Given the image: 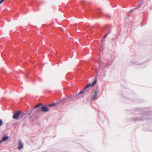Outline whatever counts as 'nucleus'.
<instances>
[{"instance_id":"obj_4","label":"nucleus","mask_w":152,"mask_h":152,"mask_svg":"<svg viewBox=\"0 0 152 152\" xmlns=\"http://www.w3.org/2000/svg\"><path fill=\"white\" fill-rule=\"evenodd\" d=\"M18 149L20 150L22 149L23 148V145L21 141H19L18 142Z\"/></svg>"},{"instance_id":"obj_8","label":"nucleus","mask_w":152,"mask_h":152,"mask_svg":"<svg viewBox=\"0 0 152 152\" xmlns=\"http://www.w3.org/2000/svg\"><path fill=\"white\" fill-rule=\"evenodd\" d=\"M42 105V104L41 103H39L35 106L34 108H36L37 107H38L41 106Z\"/></svg>"},{"instance_id":"obj_6","label":"nucleus","mask_w":152,"mask_h":152,"mask_svg":"<svg viewBox=\"0 0 152 152\" xmlns=\"http://www.w3.org/2000/svg\"><path fill=\"white\" fill-rule=\"evenodd\" d=\"M8 139V137L7 136L4 137L0 141V143L2 141H5L7 140Z\"/></svg>"},{"instance_id":"obj_3","label":"nucleus","mask_w":152,"mask_h":152,"mask_svg":"<svg viewBox=\"0 0 152 152\" xmlns=\"http://www.w3.org/2000/svg\"><path fill=\"white\" fill-rule=\"evenodd\" d=\"M41 110L43 112H47L49 111V109L45 106H43L41 107Z\"/></svg>"},{"instance_id":"obj_9","label":"nucleus","mask_w":152,"mask_h":152,"mask_svg":"<svg viewBox=\"0 0 152 152\" xmlns=\"http://www.w3.org/2000/svg\"><path fill=\"white\" fill-rule=\"evenodd\" d=\"M2 121L0 119V126L2 125Z\"/></svg>"},{"instance_id":"obj_7","label":"nucleus","mask_w":152,"mask_h":152,"mask_svg":"<svg viewBox=\"0 0 152 152\" xmlns=\"http://www.w3.org/2000/svg\"><path fill=\"white\" fill-rule=\"evenodd\" d=\"M56 105L54 103H52L51 104H49L48 105V107H54Z\"/></svg>"},{"instance_id":"obj_12","label":"nucleus","mask_w":152,"mask_h":152,"mask_svg":"<svg viewBox=\"0 0 152 152\" xmlns=\"http://www.w3.org/2000/svg\"><path fill=\"white\" fill-rule=\"evenodd\" d=\"M83 92V91H80V92H79V94H82Z\"/></svg>"},{"instance_id":"obj_5","label":"nucleus","mask_w":152,"mask_h":152,"mask_svg":"<svg viewBox=\"0 0 152 152\" xmlns=\"http://www.w3.org/2000/svg\"><path fill=\"white\" fill-rule=\"evenodd\" d=\"M98 94V92L96 91H95L94 93V96L92 97L91 99L92 100H95L96 98V96H97Z\"/></svg>"},{"instance_id":"obj_10","label":"nucleus","mask_w":152,"mask_h":152,"mask_svg":"<svg viewBox=\"0 0 152 152\" xmlns=\"http://www.w3.org/2000/svg\"><path fill=\"white\" fill-rule=\"evenodd\" d=\"M142 4V3H140L137 6V8H139L140 7L141 5Z\"/></svg>"},{"instance_id":"obj_1","label":"nucleus","mask_w":152,"mask_h":152,"mask_svg":"<svg viewBox=\"0 0 152 152\" xmlns=\"http://www.w3.org/2000/svg\"><path fill=\"white\" fill-rule=\"evenodd\" d=\"M97 80L95 78L94 80V81L93 83L92 84H88L83 89L84 90H85L86 89L89 88L90 86H93L95 84H96V83Z\"/></svg>"},{"instance_id":"obj_11","label":"nucleus","mask_w":152,"mask_h":152,"mask_svg":"<svg viewBox=\"0 0 152 152\" xmlns=\"http://www.w3.org/2000/svg\"><path fill=\"white\" fill-rule=\"evenodd\" d=\"M5 0H1L0 1V4L2 3Z\"/></svg>"},{"instance_id":"obj_13","label":"nucleus","mask_w":152,"mask_h":152,"mask_svg":"<svg viewBox=\"0 0 152 152\" xmlns=\"http://www.w3.org/2000/svg\"><path fill=\"white\" fill-rule=\"evenodd\" d=\"M107 34H106V35H105L104 37H106V36H107Z\"/></svg>"},{"instance_id":"obj_14","label":"nucleus","mask_w":152,"mask_h":152,"mask_svg":"<svg viewBox=\"0 0 152 152\" xmlns=\"http://www.w3.org/2000/svg\"><path fill=\"white\" fill-rule=\"evenodd\" d=\"M37 110L38 111L39 110L38 109H37Z\"/></svg>"},{"instance_id":"obj_2","label":"nucleus","mask_w":152,"mask_h":152,"mask_svg":"<svg viewBox=\"0 0 152 152\" xmlns=\"http://www.w3.org/2000/svg\"><path fill=\"white\" fill-rule=\"evenodd\" d=\"M21 112L19 111H17L15 114L13 115L12 117V118L13 119H18L19 117V116L20 115V114Z\"/></svg>"}]
</instances>
